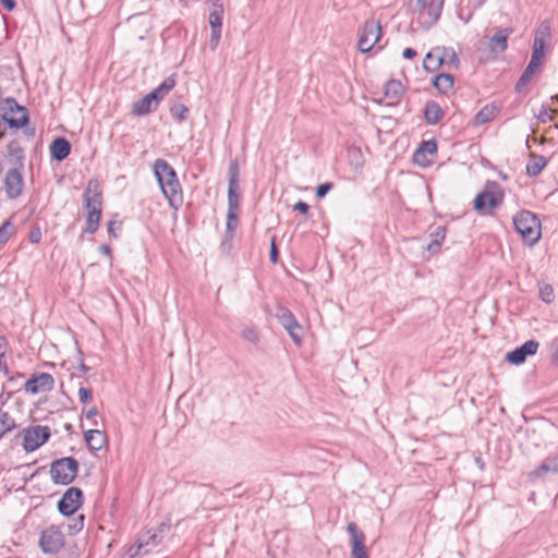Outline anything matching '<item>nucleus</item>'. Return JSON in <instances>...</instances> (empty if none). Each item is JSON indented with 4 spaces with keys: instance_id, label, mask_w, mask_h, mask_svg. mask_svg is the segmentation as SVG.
Listing matches in <instances>:
<instances>
[{
    "instance_id": "f257e3e1",
    "label": "nucleus",
    "mask_w": 558,
    "mask_h": 558,
    "mask_svg": "<svg viewBox=\"0 0 558 558\" xmlns=\"http://www.w3.org/2000/svg\"><path fill=\"white\" fill-rule=\"evenodd\" d=\"M154 173L170 206L177 208L178 205H180L182 197L175 171L166 160L157 159L154 162Z\"/></svg>"
},
{
    "instance_id": "f03ea898",
    "label": "nucleus",
    "mask_w": 558,
    "mask_h": 558,
    "mask_svg": "<svg viewBox=\"0 0 558 558\" xmlns=\"http://www.w3.org/2000/svg\"><path fill=\"white\" fill-rule=\"evenodd\" d=\"M84 203L87 210L86 232L95 233L98 230L101 217V191L97 181H89L84 192Z\"/></svg>"
},
{
    "instance_id": "7ed1b4c3",
    "label": "nucleus",
    "mask_w": 558,
    "mask_h": 558,
    "mask_svg": "<svg viewBox=\"0 0 558 558\" xmlns=\"http://www.w3.org/2000/svg\"><path fill=\"white\" fill-rule=\"evenodd\" d=\"M504 199V191L496 182H487L484 191L474 199V209L483 216L490 215L500 206Z\"/></svg>"
},
{
    "instance_id": "20e7f679",
    "label": "nucleus",
    "mask_w": 558,
    "mask_h": 558,
    "mask_svg": "<svg viewBox=\"0 0 558 558\" xmlns=\"http://www.w3.org/2000/svg\"><path fill=\"white\" fill-rule=\"evenodd\" d=\"M513 223L515 230L526 243L532 245L539 240L541 222L533 213L527 210L519 213L514 216Z\"/></svg>"
},
{
    "instance_id": "39448f33",
    "label": "nucleus",
    "mask_w": 558,
    "mask_h": 558,
    "mask_svg": "<svg viewBox=\"0 0 558 558\" xmlns=\"http://www.w3.org/2000/svg\"><path fill=\"white\" fill-rule=\"evenodd\" d=\"M77 470V461L72 457H68L52 462L50 475L56 484L68 485L76 477Z\"/></svg>"
},
{
    "instance_id": "423d86ee",
    "label": "nucleus",
    "mask_w": 558,
    "mask_h": 558,
    "mask_svg": "<svg viewBox=\"0 0 558 558\" xmlns=\"http://www.w3.org/2000/svg\"><path fill=\"white\" fill-rule=\"evenodd\" d=\"M381 37V26L378 21L369 20L364 23L360 33L357 48L361 52L369 51Z\"/></svg>"
},
{
    "instance_id": "0eeeda50",
    "label": "nucleus",
    "mask_w": 558,
    "mask_h": 558,
    "mask_svg": "<svg viewBox=\"0 0 558 558\" xmlns=\"http://www.w3.org/2000/svg\"><path fill=\"white\" fill-rule=\"evenodd\" d=\"M444 0H409L412 12L420 15L426 14L428 23H435L441 13Z\"/></svg>"
},
{
    "instance_id": "6e6552de",
    "label": "nucleus",
    "mask_w": 558,
    "mask_h": 558,
    "mask_svg": "<svg viewBox=\"0 0 558 558\" xmlns=\"http://www.w3.org/2000/svg\"><path fill=\"white\" fill-rule=\"evenodd\" d=\"M550 39V24L548 21H543L535 32L531 58L543 62L545 49L549 46Z\"/></svg>"
},
{
    "instance_id": "1a4fd4ad",
    "label": "nucleus",
    "mask_w": 558,
    "mask_h": 558,
    "mask_svg": "<svg viewBox=\"0 0 558 558\" xmlns=\"http://www.w3.org/2000/svg\"><path fill=\"white\" fill-rule=\"evenodd\" d=\"M159 543L160 536L155 532L148 531L138 537L134 546L129 548L126 558H140L157 547Z\"/></svg>"
},
{
    "instance_id": "9d476101",
    "label": "nucleus",
    "mask_w": 558,
    "mask_h": 558,
    "mask_svg": "<svg viewBox=\"0 0 558 558\" xmlns=\"http://www.w3.org/2000/svg\"><path fill=\"white\" fill-rule=\"evenodd\" d=\"M50 436L47 426L36 425L24 432L23 446L26 451H34L45 444Z\"/></svg>"
},
{
    "instance_id": "9b49d317",
    "label": "nucleus",
    "mask_w": 558,
    "mask_h": 558,
    "mask_svg": "<svg viewBox=\"0 0 558 558\" xmlns=\"http://www.w3.org/2000/svg\"><path fill=\"white\" fill-rule=\"evenodd\" d=\"M82 490L76 487H70L58 502L59 511L64 515L73 514L82 505Z\"/></svg>"
},
{
    "instance_id": "f8f14e48",
    "label": "nucleus",
    "mask_w": 558,
    "mask_h": 558,
    "mask_svg": "<svg viewBox=\"0 0 558 558\" xmlns=\"http://www.w3.org/2000/svg\"><path fill=\"white\" fill-rule=\"evenodd\" d=\"M54 380L53 377L48 373H40L31 377L25 383V391L32 395H37L39 392H48L53 389Z\"/></svg>"
},
{
    "instance_id": "ddd939ff",
    "label": "nucleus",
    "mask_w": 558,
    "mask_h": 558,
    "mask_svg": "<svg viewBox=\"0 0 558 558\" xmlns=\"http://www.w3.org/2000/svg\"><path fill=\"white\" fill-rule=\"evenodd\" d=\"M11 126L21 128L28 121L27 110L20 107L15 100H7V112L3 118Z\"/></svg>"
},
{
    "instance_id": "4468645a",
    "label": "nucleus",
    "mask_w": 558,
    "mask_h": 558,
    "mask_svg": "<svg viewBox=\"0 0 558 558\" xmlns=\"http://www.w3.org/2000/svg\"><path fill=\"white\" fill-rule=\"evenodd\" d=\"M539 343L535 340H529L521 347L506 354V361L511 364L520 365L525 362L529 355L536 354Z\"/></svg>"
},
{
    "instance_id": "2eb2a0df",
    "label": "nucleus",
    "mask_w": 558,
    "mask_h": 558,
    "mask_svg": "<svg viewBox=\"0 0 558 558\" xmlns=\"http://www.w3.org/2000/svg\"><path fill=\"white\" fill-rule=\"evenodd\" d=\"M348 532L351 535V558H369L365 548V536L359 531L354 523L348 524Z\"/></svg>"
},
{
    "instance_id": "dca6fc26",
    "label": "nucleus",
    "mask_w": 558,
    "mask_h": 558,
    "mask_svg": "<svg viewBox=\"0 0 558 558\" xmlns=\"http://www.w3.org/2000/svg\"><path fill=\"white\" fill-rule=\"evenodd\" d=\"M23 177L17 169L9 170L4 178L5 193L9 198H16L23 190Z\"/></svg>"
},
{
    "instance_id": "f3484780",
    "label": "nucleus",
    "mask_w": 558,
    "mask_h": 558,
    "mask_svg": "<svg viewBox=\"0 0 558 558\" xmlns=\"http://www.w3.org/2000/svg\"><path fill=\"white\" fill-rule=\"evenodd\" d=\"M63 545L62 534L54 529H47L40 537V546L46 553H56Z\"/></svg>"
},
{
    "instance_id": "a211bd4d",
    "label": "nucleus",
    "mask_w": 558,
    "mask_h": 558,
    "mask_svg": "<svg viewBox=\"0 0 558 558\" xmlns=\"http://www.w3.org/2000/svg\"><path fill=\"white\" fill-rule=\"evenodd\" d=\"M558 473V453L548 456L545 458L542 463L532 471L529 476L531 480L544 478L548 474H557Z\"/></svg>"
},
{
    "instance_id": "6ab92c4d",
    "label": "nucleus",
    "mask_w": 558,
    "mask_h": 558,
    "mask_svg": "<svg viewBox=\"0 0 558 558\" xmlns=\"http://www.w3.org/2000/svg\"><path fill=\"white\" fill-rule=\"evenodd\" d=\"M512 28L498 29L494 36L489 38L488 47L493 53H500L507 49L508 37L512 34Z\"/></svg>"
},
{
    "instance_id": "aec40b11",
    "label": "nucleus",
    "mask_w": 558,
    "mask_h": 558,
    "mask_svg": "<svg viewBox=\"0 0 558 558\" xmlns=\"http://www.w3.org/2000/svg\"><path fill=\"white\" fill-rule=\"evenodd\" d=\"M158 104H159V101L155 97V94H153L150 92L147 95H145L143 98H141L140 100H137L136 102L133 104L132 112L135 116H144V114H147V113L151 112L153 110H155L157 108Z\"/></svg>"
},
{
    "instance_id": "412c9836",
    "label": "nucleus",
    "mask_w": 558,
    "mask_h": 558,
    "mask_svg": "<svg viewBox=\"0 0 558 558\" xmlns=\"http://www.w3.org/2000/svg\"><path fill=\"white\" fill-rule=\"evenodd\" d=\"M403 86L401 84V82L397 81V80H390L386 83L385 85V89H384V97H385V100L387 101V105L388 106H392V105H396L397 102H399V100L401 99L402 95H403Z\"/></svg>"
},
{
    "instance_id": "4be33fe9",
    "label": "nucleus",
    "mask_w": 558,
    "mask_h": 558,
    "mask_svg": "<svg viewBox=\"0 0 558 558\" xmlns=\"http://www.w3.org/2000/svg\"><path fill=\"white\" fill-rule=\"evenodd\" d=\"M70 150V143L63 137L56 138L50 145L51 156L58 161L65 159Z\"/></svg>"
},
{
    "instance_id": "5701e85b",
    "label": "nucleus",
    "mask_w": 558,
    "mask_h": 558,
    "mask_svg": "<svg viewBox=\"0 0 558 558\" xmlns=\"http://www.w3.org/2000/svg\"><path fill=\"white\" fill-rule=\"evenodd\" d=\"M85 441L90 450H100L106 444V435L99 429H89L85 433Z\"/></svg>"
},
{
    "instance_id": "b1692460",
    "label": "nucleus",
    "mask_w": 558,
    "mask_h": 558,
    "mask_svg": "<svg viewBox=\"0 0 558 558\" xmlns=\"http://www.w3.org/2000/svg\"><path fill=\"white\" fill-rule=\"evenodd\" d=\"M542 65V61H538V60H535V59H532L530 60L527 66L525 68L524 72L522 73L521 77L519 78L518 83H517V90H521V88L523 86H525L526 84H529L534 74L537 72V70L541 68Z\"/></svg>"
},
{
    "instance_id": "393cba45",
    "label": "nucleus",
    "mask_w": 558,
    "mask_h": 558,
    "mask_svg": "<svg viewBox=\"0 0 558 558\" xmlns=\"http://www.w3.org/2000/svg\"><path fill=\"white\" fill-rule=\"evenodd\" d=\"M7 157L13 166H23L24 151L16 141H12L7 145Z\"/></svg>"
},
{
    "instance_id": "a878e982",
    "label": "nucleus",
    "mask_w": 558,
    "mask_h": 558,
    "mask_svg": "<svg viewBox=\"0 0 558 558\" xmlns=\"http://www.w3.org/2000/svg\"><path fill=\"white\" fill-rule=\"evenodd\" d=\"M442 58L444 57H440V48L439 47L433 49L424 58V62H423L424 69L428 72L436 71L441 64H444Z\"/></svg>"
},
{
    "instance_id": "bb28decb",
    "label": "nucleus",
    "mask_w": 558,
    "mask_h": 558,
    "mask_svg": "<svg viewBox=\"0 0 558 558\" xmlns=\"http://www.w3.org/2000/svg\"><path fill=\"white\" fill-rule=\"evenodd\" d=\"M437 150V146L435 142L428 141L423 142L422 145L418 147V149L414 154V160L416 163L421 166H427L430 163V160H423L421 159V156L425 154L435 155Z\"/></svg>"
},
{
    "instance_id": "cd10ccee",
    "label": "nucleus",
    "mask_w": 558,
    "mask_h": 558,
    "mask_svg": "<svg viewBox=\"0 0 558 558\" xmlns=\"http://www.w3.org/2000/svg\"><path fill=\"white\" fill-rule=\"evenodd\" d=\"M275 316L284 329L298 327V320L295 319L294 315L286 307L279 306Z\"/></svg>"
},
{
    "instance_id": "c85d7f7f",
    "label": "nucleus",
    "mask_w": 558,
    "mask_h": 558,
    "mask_svg": "<svg viewBox=\"0 0 558 558\" xmlns=\"http://www.w3.org/2000/svg\"><path fill=\"white\" fill-rule=\"evenodd\" d=\"M497 113V107L493 104L484 106L474 117V124L482 125L492 121Z\"/></svg>"
},
{
    "instance_id": "c756f323",
    "label": "nucleus",
    "mask_w": 558,
    "mask_h": 558,
    "mask_svg": "<svg viewBox=\"0 0 558 558\" xmlns=\"http://www.w3.org/2000/svg\"><path fill=\"white\" fill-rule=\"evenodd\" d=\"M547 165V159L543 156L532 155L526 165V173L530 177H536Z\"/></svg>"
},
{
    "instance_id": "7c9ffc66",
    "label": "nucleus",
    "mask_w": 558,
    "mask_h": 558,
    "mask_svg": "<svg viewBox=\"0 0 558 558\" xmlns=\"http://www.w3.org/2000/svg\"><path fill=\"white\" fill-rule=\"evenodd\" d=\"M223 5L220 0H216L213 4V11L209 13L208 22L210 28H221L222 26Z\"/></svg>"
},
{
    "instance_id": "2f4dec72",
    "label": "nucleus",
    "mask_w": 558,
    "mask_h": 558,
    "mask_svg": "<svg viewBox=\"0 0 558 558\" xmlns=\"http://www.w3.org/2000/svg\"><path fill=\"white\" fill-rule=\"evenodd\" d=\"M425 119L428 123H437L444 116L440 106L435 101H429L425 106Z\"/></svg>"
},
{
    "instance_id": "473e14b6",
    "label": "nucleus",
    "mask_w": 558,
    "mask_h": 558,
    "mask_svg": "<svg viewBox=\"0 0 558 558\" xmlns=\"http://www.w3.org/2000/svg\"><path fill=\"white\" fill-rule=\"evenodd\" d=\"M434 86L440 93H447L453 86V76L448 73L438 74L434 80Z\"/></svg>"
},
{
    "instance_id": "72a5a7b5",
    "label": "nucleus",
    "mask_w": 558,
    "mask_h": 558,
    "mask_svg": "<svg viewBox=\"0 0 558 558\" xmlns=\"http://www.w3.org/2000/svg\"><path fill=\"white\" fill-rule=\"evenodd\" d=\"M15 428L14 418L8 413L0 410V438Z\"/></svg>"
},
{
    "instance_id": "f704fd0d",
    "label": "nucleus",
    "mask_w": 558,
    "mask_h": 558,
    "mask_svg": "<svg viewBox=\"0 0 558 558\" xmlns=\"http://www.w3.org/2000/svg\"><path fill=\"white\" fill-rule=\"evenodd\" d=\"M174 86V77L169 76L157 88L151 90V93L155 94V97L160 101Z\"/></svg>"
},
{
    "instance_id": "c9c22d12",
    "label": "nucleus",
    "mask_w": 558,
    "mask_h": 558,
    "mask_svg": "<svg viewBox=\"0 0 558 558\" xmlns=\"http://www.w3.org/2000/svg\"><path fill=\"white\" fill-rule=\"evenodd\" d=\"M240 192L239 185H228V209L239 210Z\"/></svg>"
},
{
    "instance_id": "e433bc0d",
    "label": "nucleus",
    "mask_w": 558,
    "mask_h": 558,
    "mask_svg": "<svg viewBox=\"0 0 558 558\" xmlns=\"http://www.w3.org/2000/svg\"><path fill=\"white\" fill-rule=\"evenodd\" d=\"M238 213H239V210H232V209H228V213H227L226 235L229 236L230 239L233 236V232L238 226Z\"/></svg>"
},
{
    "instance_id": "4c0bfd02",
    "label": "nucleus",
    "mask_w": 558,
    "mask_h": 558,
    "mask_svg": "<svg viewBox=\"0 0 558 558\" xmlns=\"http://www.w3.org/2000/svg\"><path fill=\"white\" fill-rule=\"evenodd\" d=\"M15 232V227L11 221H5L0 227V245L8 242V240L13 235Z\"/></svg>"
},
{
    "instance_id": "58836bf2",
    "label": "nucleus",
    "mask_w": 558,
    "mask_h": 558,
    "mask_svg": "<svg viewBox=\"0 0 558 558\" xmlns=\"http://www.w3.org/2000/svg\"><path fill=\"white\" fill-rule=\"evenodd\" d=\"M241 337L250 343H257L259 341V332L254 327L243 328L241 331Z\"/></svg>"
},
{
    "instance_id": "ea45409f",
    "label": "nucleus",
    "mask_w": 558,
    "mask_h": 558,
    "mask_svg": "<svg viewBox=\"0 0 558 558\" xmlns=\"http://www.w3.org/2000/svg\"><path fill=\"white\" fill-rule=\"evenodd\" d=\"M228 185H239V165L235 159L229 166Z\"/></svg>"
},
{
    "instance_id": "a19ab883",
    "label": "nucleus",
    "mask_w": 558,
    "mask_h": 558,
    "mask_svg": "<svg viewBox=\"0 0 558 558\" xmlns=\"http://www.w3.org/2000/svg\"><path fill=\"white\" fill-rule=\"evenodd\" d=\"M440 57L442 58V63H452L454 65L458 64L459 60L453 51V49L440 48Z\"/></svg>"
},
{
    "instance_id": "79ce46f5",
    "label": "nucleus",
    "mask_w": 558,
    "mask_h": 558,
    "mask_svg": "<svg viewBox=\"0 0 558 558\" xmlns=\"http://www.w3.org/2000/svg\"><path fill=\"white\" fill-rule=\"evenodd\" d=\"M539 298L548 304L551 303L555 298L553 287L550 284L539 287Z\"/></svg>"
},
{
    "instance_id": "37998d69",
    "label": "nucleus",
    "mask_w": 558,
    "mask_h": 558,
    "mask_svg": "<svg viewBox=\"0 0 558 558\" xmlns=\"http://www.w3.org/2000/svg\"><path fill=\"white\" fill-rule=\"evenodd\" d=\"M187 111V108L182 104H174L170 109L172 117L179 121H183L186 118Z\"/></svg>"
},
{
    "instance_id": "c03bdc74",
    "label": "nucleus",
    "mask_w": 558,
    "mask_h": 558,
    "mask_svg": "<svg viewBox=\"0 0 558 558\" xmlns=\"http://www.w3.org/2000/svg\"><path fill=\"white\" fill-rule=\"evenodd\" d=\"M435 239L432 241V243L428 245V250L432 252H435L440 246L441 242L445 239V229L438 228L435 232Z\"/></svg>"
},
{
    "instance_id": "a18cd8bd",
    "label": "nucleus",
    "mask_w": 558,
    "mask_h": 558,
    "mask_svg": "<svg viewBox=\"0 0 558 558\" xmlns=\"http://www.w3.org/2000/svg\"><path fill=\"white\" fill-rule=\"evenodd\" d=\"M557 112V110H548L546 107H542L539 112H538V120L543 123H546L548 121H553L554 120V116L555 113Z\"/></svg>"
},
{
    "instance_id": "49530a36",
    "label": "nucleus",
    "mask_w": 558,
    "mask_h": 558,
    "mask_svg": "<svg viewBox=\"0 0 558 558\" xmlns=\"http://www.w3.org/2000/svg\"><path fill=\"white\" fill-rule=\"evenodd\" d=\"M221 36V28H211L210 39H209V48L211 51L216 50L218 47L219 40Z\"/></svg>"
},
{
    "instance_id": "de8ad7c7",
    "label": "nucleus",
    "mask_w": 558,
    "mask_h": 558,
    "mask_svg": "<svg viewBox=\"0 0 558 558\" xmlns=\"http://www.w3.org/2000/svg\"><path fill=\"white\" fill-rule=\"evenodd\" d=\"M301 326L300 324L298 323V327H291L289 329H286L289 333V336L291 337V339L293 340V342L295 344H301L302 342V335H301Z\"/></svg>"
},
{
    "instance_id": "09e8293b",
    "label": "nucleus",
    "mask_w": 558,
    "mask_h": 558,
    "mask_svg": "<svg viewBox=\"0 0 558 558\" xmlns=\"http://www.w3.org/2000/svg\"><path fill=\"white\" fill-rule=\"evenodd\" d=\"M77 395H78V400L82 403H87L93 398L92 390L88 389V388H85V387H80L78 391H77Z\"/></svg>"
},
{
    "instance_id": "8fccbe9b",
    "label": "nucleus",
    "mask_w": 558,
    "mask_h": 558,
    "mask_svg": "<svg viewBox=\"0 0 558 558\" xmlns=\"http://www.w3.org/2000/svg\"><path fill=\"white\" fill-rule=\"evenodd\" d=\"M332 186H333L332 183H324V184L318 185L316 189L317 197H319V198L324 197L332 189Z\"/></svg>"
},
{
    "instance_id": "3c124183",
    "label": "nucleus",
    "mask_w": 558,
    "mask_h": 558,
    "mask_svg": "<svg viewBox=\"0 0 558 558\" xmlns=\"http://www.w3.org/2000/svg\"><path fill=\"white\" fill-rule=\"evenodd\" d=\"M278 260V250L276 247L275 238L271 239V245H270V262L272 264H276Z\"/></svg>"
},
{
    "instance_id": "603ef678",
    "label": "nucleus",
    "mask_w": 558,
    "mask_h": 558,
    "mask_svg": "<svg viewBox=\"0 0 558 558\" xmlns=\"http://www.w3.org/2000/svg\"><path fill=\"white\" fill-rule=\"evenodd\" d=\"M293 209L306 215L310 210V207L305 202L300 201L293 206Z\"/></svg>"
},
{
    "instance_id": "864d4df0",
    "label": "nucleus",
    "mask_w": 558,
    "mask_h": 558,
    "mask_svg": "<svg viewBox=\"0 0 558 558\" xmlns=\"http://www.w3.org/2000/svg\"><path fill=\"white\" fill-rule=\"evenodd\" d=\"M2 5L8 10L12 11L15 8V0H0Z\"/></svg>"
},
{
    "instance_id": "5fc2aeb1",
    "label": "nucleus",
    "mask_w": 558,
    "mask_h": 558,
    "mask_svg": "<svg viewBox=\"0 0 558 558\" xmlns=\"http://www.w3.org/2000/svg\"><path fill=\"white\" fill-rule=\"evenodd\" d=\"M416 54H417V53H416V51H415L414 49H412V48H405V49L403 50V53H402V56H403L404 58H407V59H412V58H414Z\"/></svg>"
},
{
    "instance_id": "6e6d98bb",
    "label": "nucleus",
    "mask_w": 558,
    "mask_h": 558,
    "mask_svg": "<svg viewBox=\"0 0 558 558\" xmlns=\"http://www.w3.org/2000/svg\"><path fill=\"white\" fill-rule=\"evenodd\" d=\"M7 348V340L4 337L0 336V356H4Z\"/></svg>"
},
{
    "instance_id": "4d7b16f0",
    "label": "nucleus",
    "mask_w": 558,
    "mask_h": 558,
    "mask_svg": "<svg viewBox=\"0 0 558 558\" xmlns=\"http://www.w3.org/2000/svg\"><path fill=\"white\" fill-rule=\"evenodd\" d=\"M97 414H98V411H97V409L95 407L86 410V412H85V416L87 418H92V417L96 416Z\"/></svg>"
},
{
    "instance_id": "13d9d810",
    "label": "nucleus",
    "mask_w": 558,
    "mask_h": 558,
    "mask_svg": "<svg viewBox=\"0 0 558 558\" xmlns=\"http://www.w3.org/2000/svg\"><path fill=\"white\" fill-rule=\"evenodd\" d=\"M116 225H117V222H116V221H110V222L108 223V232H109L112 236H117V234H116V232H114Z\"/></svg>"
},
{
    "instance_id": "bf43d9fd",
    "label": "nucleus",
    "mask_w": 558,
    "mask_h": 558,
    "mask_svg": "<svg viewBox=\"0 0 558 558\" xmlns=\"http://www.w3.org/2000/svg\"><path fill=\"white\" fill-rule=\"evenodd\" d=\"M39 240H40V233H39V232H36V233H34V232H33V233L31 234V241H32V242L37 243Z\"/></svg>"
},
{
    "instance_id": "052dcab7",
    "label": "nucleus",
    "mask_w": 558,
    "mask_h": 558,
    "mask_svg": "<svg viewBox=\"0 0 558 558\" xmlns=\"http://www.w3.org/2000/svg\"><path fill=\"white\" fill-rule=\"evenodd\" d=\"M80 369H81L82 372H87L89 368H88L84 363H81V364H80Z\"/></svg>"
},
{
    "instance_id": "680f3d73",
    "label": "nucleus",
    "mask_w": 558,
    "mask_h": 558,
    "mask_svg": "<svg viewBox=\"0 0 558 558\" xmlns=\"http://www.w3.org/2000/svg\"><path fill=\"white\" fill-rule=\"evenodd\" d=\"M101 251L106 254L110 253V248L107 245L101 246Z\"/></svg>"
},
{
    "instance_id": "e2e57ef3",
    "label": "nucleus",
    "mask_w": 558,
    "mask_h": 558,
    "mask_svg": "<svg viewBox=\"0 0 558 558\" xmlns=\"http://www.w3.org/2000/svg\"><path fill=\"white\" fill-rule=\"evenodd\" d=\"M2 357H3V356H0V369L5 368V366L2 364Z\"/></svg>"
},
{
    "instance_id": "0e129e2a",
    "label": "nucleus",
    "mask_w": 558,
    "mask_h": 558,
    "mask_svg": "<svg viewBox=\"0 0 558 558\" xmlns=\"http://www.w3.org/2000/svg\"><path fill=\"white\" fill-rule=\"evenodd\" d=\"M551 99L558 102V95L553 96Z\"/></svg>"
},
{
    "instance_id": "69168bd1",
    "label": "nucleus",
    "mask_w": 558,
    "mask_h": 558,
    "mask_svg": "<svg viewBox=\"0 0 558 558\" xmlns=\"http://www.w3.org/2000/svg\"><path fill=\"white\" fill-rule=\"evenodd\" d=\"M554 128H555V129H558V123H555Z\"/></svg>"
}]
</instances>
